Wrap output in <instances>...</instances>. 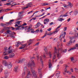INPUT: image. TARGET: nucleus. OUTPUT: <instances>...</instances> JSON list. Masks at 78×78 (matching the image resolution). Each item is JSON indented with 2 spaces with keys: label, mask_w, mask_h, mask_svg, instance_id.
<instances>
[{
  "label": "nucleus",
  "mask_w": 78,
  "mask_h": 78,
  "mask_svg": "<svg viewBox=\"0 0 78 78\" xmlns=\"http://www.w3.org/2000/svg\"><path fill=\"white\" fill-rule=\"evenodd\" d=\"M59 44L57 45V47L58 48V50H57L56 49V48L55 47V54H56V52H58L60 51H62V48H59Z\"/></svg>",
  "instance_id": "nucleus-6"
},
{
  "label": "nucleus",
  "mask_w": 78,
  "mask_h": 78,
  "mask_svg": "<svg viewBox=\"0 0 78 78\" xmlns=\"http://www.w3.org/2000/svg\"><path fill=\"white\" fill-rule=\"evenodd\" d=\"M44 24H47V23H48V22H44Z\"/></svg>",
  "instance_id": "nucleus-62"
},
{
  "label": "nucleus",
  "mask_w": 78,
  "mask_h": 78,
  "mask_svg": "<svg viewBox=\"0 0 78 78\" xmlns=\"http://www.w3.org/2000/svg\"><path fill=\"white\" fill-rule=\"evenodd\" d=\"M67 49H66L65 50H64L63 51L62 50V51H62V54L63 53H66V51H67Z\"/></svg>",
  "instance_id": "nucleus-25"
},
{
  "label": "nucleus",
  "mask_w": 78,
  "mask_h": 78,
  "mask_svg": "<svg viewBox=\"0 0 78 78\" xmlns=\"http://www.w3.org/2000/svg\"><path fill=\"white\" fill-rule=\"evenodd\" d=\"M27 27V26H25V27H21V28H22V29H26V27Z\"/></svg>",
  "instance_id": "nucleus-42"
},
{
  "label": "nucleus",
  "mask_w": 78,
  "mask_h": 78,
  "mask_svg": "<svg viewBox=\"0 0 78 78\" xmlns=\"http://www.w3.org/2000/svg\"><path fill=\"white\" fill-rule=\"evenodd\" d=\"M51 60H49V68H51V67L52 66V65H51Z\"/></svg>",
  "instance_id": "nucleus-17"
},
{
  "label": "nucleus",
  "mask_w": 78,
  "mask_h": 78,
  "mask_svg": "<svg viewBox=\"0 0 78 78\" xmlns=\"http://www.w3.org/2000/svg\"><path fill=\"white\" fill-rule=\"evenodd\" d=\"M20 21H17V22L16 23V24L18 23V25H19L20 24Z\"/></svg>",
  "instance_id": "nucleus-41"
},
{
  "label": "nucleus",
  "mask_w": 78,
  "mask_h": 78,
  "mask_svg": "<svg viewBox=\"0 0 78 78\" xmlns=\"http://www.w3.org/2000/svg\"><path fill=\"white\" fill-rule=\"evenodd\" d=\"M27 77L28 78H29V77H30V72H29V73H28L27 76Z\"/></svg>",
  "instance_id": "nucleus-30"
},
{
  "label": "nucleus",
  "mask_w": 78,
  "mask_h": 78,
  "mask_svg": "<svg viewBox=\"0 0 78 78\" xmlns=\"http://www.w3.org/2000/svg\"><path fill=\"white\" fill-rule=\"evenodd\" d=\"M10 48H11L10 47H9V48L7 47H5L4 52L3 53V54L4 56H6V55H8V54L12 53V51H9V49H10Z\"/></svg>",
  "instance_id": "nucleus-2"
},
{
  "label": "nucleus",
  "mask_w": 78,
  "mask_h": 78,
  "mask_svg": "<svg viewBox=\"0 0 78 78\" xmlns=\"http://www.w3.org/2000/svg\"><path fill=\"white\" fill-rule=\"evenodd\" d=\"M76 48H71V49L68 50V51H70V50H74V49H76Z\"/></svg>",
  "instance_id": "nucleus-35"
},
{
  "label": "nucleus",
  "mask_w": 78,
  "mask_h": 78,
  "mask_svg": "<svg viewBox=\"0 0 78 78\" xmlns=\"http://www.w3.org/2000/svg\"><path fill=\"white\" fill-rule=\"evenodd\" d=\"M22 19V17L21 16H20V17H19L17 19V20H20V19Z\"/></svg>",
  "instance_id": "nucleus-38"
},
{
  "label": "nucleus",
  "mask_w": 78,
  "mask_h": 78,
  "mask_svg": "<svg viewBox=\"0 0 78 78\" xmlns=\"http://www.w3.org/2000/svg\"><path fill=\"white\" fill-rule=\"evenodd\" d=\"M32 3H33L32 2H30L28 3V5H27V6L26 7H24L23 8V10H25V9H26L27 8H28V7H29V5H31V6H33V5H32Z\"/></svg>",
  "instance_id": "nucleus-9"
},
{
  "label": "nucleus",
  "mask_w": 78,
  "mask_h": 78,
  "mask_svg": "<svg viewBox=\"0 0 78 78\" xmlns=\"http://www.w3.org/2000/svg\"><path fill=\"white\" fill-rule=\"evenodd\" d=\"M64 34H65L62 38H64L65 37V36L66 35V32H64Z\"/></svg>",
  "instance_id": "nucleus-45"
},
{
  "label": "nucleus",
  "mask_w": 78,
  "mask_h": 78,
  "mask_svg": "<svg viewBox=\"0 0 78 78\" xmlns=\"http://www.w3.org/2000/svg\"><path fill=\"white\" fill-rule=\"evenodd\" d=\"M4 58L5 59H9V57L7 56H6L4 57Z\"/></svg>",
  "instance_id": "nucleus-37"
},
{
  "label": "nucleus",
  "mask_w": 78,
  "mask_h": 78,
  "mask_svg": "<svg viewBox=\"0 0 78 78\" xmlns=\"http://www.w3.org/2000/svg\"><path fill=\"white\" fill-rule=\"evenodd\" d=\"M76 47H78V44H75Z\"/></svg>",
  "instance_id": "nucleus-63"
},
{
  "label": "nucleus",
  "mask_w": 78,
  "mask_h": 78,
  "mask_svg": "<svg viewBox=\"0 0 78 78\" xmlns=\"http://www.w3.org/2000/svg\"><path fill=\"white\" fill-rule=\"evenodd\" d=\"M28 67H30V69L31 72L33 75L34 76L35 78H37V75L36 74V73L34 71V70H33V67H35V64L34 62V61H32V62L31 63H29L28 64Z\"/></svg>",
  "instance_id": "nucleus-1"
},
{
  "label": "nucleus",
  "mask_w": 78,
  "mask_h": 78,
  "mask_svg": "<svg viewBox=\"0 0 78 78\" xmlns=\"http://www.w3.org/2000/svg\"><path fill=\"white\" fill-rule=\"evenodd\" d=\"M7 32L6 34H9V36L10 37H11V38H12V39H14V37H15L13 36V34H11V31L8 30L6 31V32Z\"/></svg>",
  "instance_id": "nucleus-7"
},
{
  "label": "nucleus",
  "mask_w": 78,
  "mask_h": 78,
  "mask_svg": "<svg viewBox=\"0 0 78 78\" xmlns=\"http://www.w3.org/2000/svg\"><path fill=\"white\" fill-rule=\"evenodd\" d=\"M49 55L50 58H51V52H49Z\"/></svg>",
  "instance_id": "nucleus-36"
},
{
  "label": "nucleus",
  "mask_w": 78,
  "mask_h": 78,
  "mask_svg": "<svg viewBox=\"0 0 78 78\" xmlns=\"http://www.w3.org/2000/svg\"><path fill=\"white\" fill-rule=\"evenodd\" d=\"M71 77L72 78H76V77H75V76H72Z\"/></svg>",
  "instance_id": "nucleus-64"
},
{
  "label": "nucleus",
  "mask_w": 78,
  "mask_h": 78,
  "mask_svg": "<svg viewBox=\"0 0 78 78\" xmlns=\"http://www.w3.org/2000/svg\"><path fill=\"white\" fill-rule=\"evenodd\" d=\"M41 69H38V73L39 74H41Z\"/></svg>",
  "instance_id": "nucleus-39"
},
{
  "label": "nucleus",
  "mask_w": 78,
  "mask_h": 78,
  "mask_svg": "<svg viewBox=\"0 0 78 78\" xmlns=\"http://www.w3.org/2000/svg\"><path fill=\"white\" fill-rule=\"evenodd\" d=\"M49 21H50V20H49V19H44V22H48Z\"/></svg>",
  "instance_id": "nucleus-24"
},
{
  "label": "nucleus",
  "mask_w": 78,
  "mask_h": 78,
  "mask_svg": "<svg viewBox=\"0 0 78 78\" xmlns=\"http://www.w3.org/2000/svg\"><path fill=\"white\" fill-rule=\"evenodd\" d=\"M25 61V58L21 60H19L18 62V63H20V64H21V63H22V62H23V61Z\"/></svg>",
  "instance_id": "nucleus-18"
},
{
  "label": "nucleus",
  "mask_w": 78,
  "mask_h": 78,
  "mask_svg": "<svg viewBox=\"0 0 78 78\" xmlns=\"http://www.w3.org/2000/svg\"><path fill=\"white\" fill-rule=\"evenodd\" d=\"M12 2H13V1H11V2H10L9 3H7L6 4H5V5H13V3H12V4H11V3Z\"/></svg>",
  "instance_id": "nucleus-16"
},
{
  "label": "nucleus",
  "mask_w": 78,
  "mask_h": 78,
  "mask_svg": "<svg viewBox=\"0 0 78 78\" xmlns=\"http://www.w3.org/2000/svg\"><path fill=\"white\" fill-rule=\"evenodd\" d=\"M26 25H27V23H24L22 25V26H25Z\"/></svg>",
  "instance_id": "nucleus-46"
},
{
  "label": "nucleus",
  "mask_w": 78,
  "mask_h": 78,
  "mask_svg": "<svg viewBox=\"0 0 78 78\" xmlns=\"http://www.w3.org/2000/svg\"><path fill=\"white\" fill-rule=\"evenodd\" d=\"M62 16L63 17H67V16H68V15H62Z\"/></svg>",
  "instance_id": "nucleus-54"
},
{
  "label": "nucleus",
  "mask_w": 78,
  "mask_h": 78,
  "mask_svg": "<svg viewBox=\"0 0 78 78\" xmlns=\"http://www.w3.org/2000/svg\"><path fill=\"white\" fill-rule=\"evenodd\" d=\"M5 1H6V0H0V6H2V3H1V2H5Z\"/></svg>",
  "instance_id": "nucleus-21"
},
{
  "label": "nucleus",
  "mask_w": 78,
  "mask_h": 78,
  "mask_svg": "<svg viewBox=\"0 0 78 78\" xmlns=\"http://www.w3.org/2000/svg\"><path fill=\"white\" fill-rule=\"evenodd\" d=\"M31 28V27H29L28 26H27V27H26V29H25V30L26 31V32L27 33L28 32H30V30H33V29H30Z\"/></svg>",
  "instance_id": "nucleus-8"
},
{
  "label": "nucleus",
  "mask_w": 78,
  "mask_h": 78,
  "mask_svg": "<svg viewBox=\"0 0 78 78\" xmlns=\"http://www.w3.org/2000/svg\"><path fill=\"white\" fill-rule=\"evenodd\" d=\"M51 28H49V29H48L47 30L48 31H51Z\"/></svg>",
  "instance_id": "nucleus-47"
},
{
  "label": "nucleus",
  "mask_w": 78,
  "mask_h": 78,
  "mask_svg": "<svg viewBox=\"0 0 78 78\" xmlns=\"http://www.w3.org/2000/svg\"><path fill=\"white\" fill-rule=\"evenodd\" d=\"M69 39H70V41L66 44L67 46H70L72 45V44L73 43V41H72L74 39V38L73 37H69Z\"/></svg>",
  "instance_id": "nucleus-4"
},
{
  "label": "nucleus",
  "mask_w": 78,
  "mask_h": 78,
  "mask_svg": "<svg viewBox=\"0 0 78 78\" xmlns=\"http://www.w3.org/2000/svg\"><path fill=\"white\" fill-rule=\"evenodd\" d=\"M27 44H23L19 48V49H23V48H25V47L27 46Z\"/></svg>",
  "instance_id": "nucleus-10"
},
{
  "label": "nucleus",
  "mask_w": 78,
  "mask_h": 78,
  "mask_svg": "<svg viewBox=\"0 0 78 78\" xmlns=\"http://www.w3.org/2000/svg\"><path fill=\"white\" fill-rule=\"evenodd\" d=\"M7 73H8V71L7 70H5V74H7Z\"/></svg>",
  "instance_id": "nucleus-56"
},
{
  "label": "nucleus",
  "mask_w": 78,
  "mask_h": 78,
  "mask_svg": "<svg viewBox=\"0 0 78 78\" xmlns=\"http://www.w3.org/2000/svg\"><path fill=\"white\" fill-rule=\"evenodd\" d=\"M56 55H54V57H53V58L52 59V61H54V60H55V59H56Z\"/></svg>",
  "instance_id": "nucleus-33"
},
{
  "label": "nucleus",
  "mask_w": 78,
  "mask_h": 78,
  "mask_svg": "<svg viewBox=\"0 0 78 78\" xmlns=\"http://www.w3.org/2000/svg\"><path fill=\"white\" fill-rule=\"evenodd\" d=\"M13 21H14V20H10L9 22L8 23H6L7 24V25H11V23L13 22Z\"/></svg>",
  "instance_id": "nucleus-11"
},
{
  "label": "nucleus",
  "mask_w": 78,
  "mask_h": 78,
  "mask_svg": "<svg viewBox=\"0 0 78 78\" xmlns=\"http://www.w3.org/2000/svg\"><path fill=\"white\" fill-rule=\"evenodd\" d=\"M47 34V31H46V33L44 34V35L43 36L41 37V38H44L46 36Z\"/></svg>",
  "instance_id": "nucleus-23"
},
{
  "label": "nucleus",
  "mask_w": 78,
  "mask_h": 78,
  "mask_svg": "<svg viewBox=\"0 0 78 78\" xmlns=\"http://www.w3.org/2000/svg\"><path fill=\"white\" fill-rule=\"evenodd\" d=\"M61 25H59L56 29V30L54 32H52V33L51 32H50L48 34H47V35H51H51H52V34H54V33L55 34V33H57L58 32V28H60V27H61Z\"/></svg>",
  "instance_id": "nucleus-5"
},
{
  "label": "nucleus",
  "mask_w": 78,
  "mask_h": 78,
  "mask_svg": "<svg viewBox=\"0 0 78 78\" xmlns=\"http://www.w3.org/2000/svg\"><path fill=\"white\" fill-rule=\"evenodd\" d=\"M44 50L46 53V54H47V55H48V53H47V48H45Z\"/></svg>",
  "instance_id": "nucleus-26"
},
{
  "label": "nucleus",
  "mask_w": 78,
  "mask_h": 78,
  "mask_svg": "<svg viewBox=\"0 0 78 78\" xmlns=\"http://www.w3.org/2000/svg\"><path fill=\"white\" fill-rule=\"evenodd\" d=\"M35 32V31H34V30H31V33H34Z\"/></svg>",
  "instance_id": "nucleus-58"
},
{
  "label": "nucleus",
  "mask_w": 78,
  "mask_h": 78,
  "mask_svg": "<svg viewBox=\"0 0 78 78\" xmlns=\"http://www.w3.org/2000/svg\"><path fill=\"white\" fill-rule=\"evenodd\" d=\"M2 70H3V69L1 68L0 69V72H2Z\"/></svg>",
  "instance_id": "nucleus-60"
},
{
  "label": "nucleus",
  "mask_w": 78,
  "mask_h": 78,
  "mask_svg": "<svg viewBox=\"0 0 78 78\" xmlns=\"http://www.w3.org/2000/svg\"><path fill=\"white\" fill-rule=\"evenodd\" d=\"M40 62H41L42 64H44V63H43V61H42V58H41V57H40Z\"/></svg>",
  "instance_id": "nucleus-34"
},
{
  "label": "nucleus",
  "mask_w": 78,
  "mask_h": 78,
  "mask_svg": "<svg viewBox=\"0 0 78 78\" xmlns=\"http://www.w3.org/2000/svg\"><path fill=\"white\" fill-rule=\"evenodd\" d=\"M20 44H21V42H20L19 41L16 42V46L18 47Z\"/></svg>",
  "instance_id": "nucleus-15"
},
{
  "label": "nucleus",
  "mask_w": 78,
  "mask_h": 78,
  "mask_svg": "<svg viewBox=\"0 0 78 78\" xmlns=\"http://www.w3.org/2000/svg\"><path fill=\"white\" fill-rule=\"evenodd\" d=\"M55 54H56V55H57V58H58L59 59V51L56 52L55 54H55H54V55H55Z\"/></svg>",
  "instance_id": "nucleus-14"
},
{
  "label": "nucleus",
  "mask_w": 78,
  "mask_h": 78,
  "mask_svg": "<svg viewBox=\"0 0 78 78\" xmlns=\"http://www.w3.org/2000/svg\"><path fill=\"white\" fill-rule=\"evenodd\" d=\"M64 20V19L62 18H60L58 19V20L60 22H62V20Z\"/></svg>",
  "instance_id": "nucleus-29"
},
{
  "label": "nucleus",
  "mask_w": 78,
  "mask_h": 78,
  "mask_svg": "<svg viewBox=\"0 0 78 78\" xmlns=\"http://www.w3.org/2000/svg\"><path fill=\"white\" fill-rule=\"evenodd\" d=\"M67 73H68V74H69V75H71V72H70L69 71H67Z\"/></svg>",
  "instance_id": "nucleus-44"
},
{
  "label": "nucleus",
  "mask_w": 78,
  "mask_h": 78,
  "mask_svg": "<svg viewBox=\"0 0 78 78\" xmlns=\"http://www.w3.org/2000/svg\"><path fill=\"white\" fill-rule=\"evenodd\" d=\"M2 64L5 66H7L8 69H11L12 66L11 63L9 62V63H8V62L5 60H4L3 61Z\"/></svg>",
  "instance_id": "nucleus-3"
},
{
  "label": "nucleus",
  "mask_w": 78,
  "mask_h": 78,
  "mask_svg": "<svg viewBox=\"0 0 78 78\" xmlns=\"http://www.w3.org/2000/svg\"><path fill=\"white\" fill-rule=\"evenodd\" d=\"M39 74L40 75L39 76L40 78H41V77H42V73H40V74Z\"/></svg>",
  "instance_id": "nucleus-49"
},
{
  "label": "nucleus",
  "mask_w": 78,
  "mask_h": 78,
  "mask_svg": "<svg viewBox=\"0 0 78 78\" xmlns=\"http://www.w3.org/2000/svg\"><path fill=\"white\" fill-rule=\"evenodd\" d=\"M17 70H18V66H15L14 68V71H15V72H17Z\"/></svg>",
  "instance_id": "nucleus-20"
},
{
  "label": "nucleus",
  "mask_w": 78,
  "mask_h": 78,
  "mask_svg": "<svg viewBox=\"0 0 78 78\" xmlns=\"http://www.w3.org/2000/svg\"><path fill=\"white\" fill-rule=\"evenodd\" d=\"M63 6H64V7L65 9H67L69 8V6L68 5H67L66 4H64L63 5Z\"/></svg>",
  "instance_id": "nucleus-19"
},
{
  "label": "nucleus",
  "mask_w": 78,
  "mask_h": 78,
  "mask_svg": "<svg viewBox=\"0 0 78 78\" xmlns=\"http://www.w3.org/2000/svg\"><path fill=\"white\" fill-rule=\"evenodd\" d=\"M19 29H20V28H19V27H17L15 28V30H20Z\"/></svg>",
  "instance_id": "nucleus-50"
},
{
  "label": "nucleus",
  "mask_w": 78,
  "mask_h": 78,
  "mask_svg": "<svg viewBox=\"0 0 78 78\" xmlns=\"http://www.w3.org/2000/svg\"><path fill=\"white\" fill-rule=\"evenodd\" d=\"M12 9H6L5 10H4V11H10V10H12Z\"/></svg>",
  "instance_id": "nucleus-31"
},
{
  "label": "nucleus",
  "mask_w": 78,
  "mask_h": 78,
  "mask_svg": "<svg viewBox=\"0 0 78 78\" xmlns=\"http://www.w3.org/2000/svg\"><path fill=\"white\" fill-rule=\"evenodd\" d=\"M11 28H12V30H15V28H14V27H11Z\"/></svg>",
  "instance_id": "nucleus-51"
},
{
  "label": "nucleus",
  "mask_w": 78,
  "mask_h": 78,
  "mask_svg": "<svg viewBox=\"0 0 78 78\" xmlns=\"http://www.w3.org/2000/svg\"><path fill=\"white\" fill-rule=\"evenodd\" d=\"M41 23L39 22H38L36 25H35V28H38V27H39L40 25H41Z\"/></svg>",
  "instance_id": "nucleus-12"
},
{
  "label": "nucleus",
  "mask_w": 78,
  "mask_h": 78,
  "mask_svg": "<svg viewBox=\"0 0 78 78\" xmlns=\"http://www.w3.org/2000/svg\"><path fill=\"white\" fill-rule=\"evenodd\" d=\"M39 31V30H36L35 31V32H36V33H38Z\"/></svg>",
  "instance_id": "nucleus-57"
},
{
  "label": "nucleus",
  "mask_w": 78,
  "mask_h": 78,
  "mask_svg": "<svg viewBox=\"0 0 78 78\" xmlns=\"http://www.w3.org/2000/svg\"><path fill=\"white\" fill-rule=\"evenodd\" d=\"M27 70V67H25L24 69V71H25V70Z\"/></svg>",
  "instance_id": "nucleus-53"
},
{
  "label": "nucleus",
  "mask_w": 78,
  "mask_h": 78,
  "mask_svg": "<svg viewBox=\"0 0 78 78\" xmlns=\"http://www.w3.org/2000/svg\"><path fill=\"white\" fill-rule=\"evenodd\" d=\"M14 53H12L11 54H10L9 56L10 57H13V56H14Z\"/></svg>",
  "instance_id": "nucleus-22"
},
{
  "label": "nucleus",
  "mask_w": 78,
  "mask_h": 78,
  "mask_svg": "<svg viewBox=\"0 0 78 78\" xmlns=\"http://www.w3.org/2000/svg\"><path fill=\"white\" fill-rule=\"evenodd\" d=\"M68 6L70 7V8H72L73 6V5L70 2H68Z\"/></svg>",
  "instance_id": "nucleus-13"
},
{
  "label": "nucleus",
  "mask_w": 78,
  "mask_h": 78,
  "mask_svg": "<svg viewBox=\"0 0 78 78\" xmlns=\"http://www.w3.org/2000/svg\"><path fill=\"white\" fill-rule=\"evenodd\" d=\"M33 10L31 11L30 12H28L27 13V14H30V13L32 12H33Z\"/></svg>",
  "instance_id": "nucleus-59"
},
{
  "label": "nucleus",
  "mask_w": 78,
  "mask_h": 78,
  "mask_svg": "<svg viewBox=\"0 0 78 78\" xmlns=\"http://www.w3.org/2000/svg\"><path fill=\"white\" fill-rule=\"evenodd\" d=\"M43 5H44V6H46L47 5H48V4H46L45 3H44Z\"/></svg>",
  "instance_id": "nucleus-55"
},
{
  "label": "nucleus",
  "mask_w": 78,
  "mask_h": 78,
  "mask_svg": "<svg viewBox=\"0 0 78 78\" xmlns=\"http://www.w3.org/2000/svg\"><path fill=\"white\" fill-rule=\"evenodd\" d=\"M58 73H57L55 74V76H59V75H60V71H58Z\"/></svg>",
  "instance_id": "nucleus-27"
},
{
  "label": "nucleus",
  "mask_w": 78,
  "mask_h": 78,
  "mask_svg": "<svg viewBox=\"0 0 78 78\" xmlns=\"http://www.w3.org/2000/svg\"><path fill=\"white\" fill-rule=\"evenodd\" d=\"M74 60V58L72 57L71 58V61H73Z\"/></svg>",
  "instance_id": "nucleus-48"
},
{
  "label": "nucleus",
  "mask_w": 78,
  "mask_h": 78,
  "mask_svg": "<svg viewBox=\"0 0 78 78\" xmlns=\"http://www.w3.org/2000/svg\"><path fill=\"white\" fill-rule=\"evenodd\" d=\"M5 11V10L2 9L0 10V12H3Z\"/></svg>",
  "instance_id": "nucleus-40"
},
{
  "label": "nucleus",
  "mask_w": 78,
  "mask_h": 78,
  "mask_svg": "<svg viewBox=\"0 0 78 78\" xmlns=\"http://www.w3.org/2000/svg\"><path fill=\"white\" fill-rule=\"evenodd\" d=\"M67 27H64V29L63 30L64 31H66L67 30Z\"/></svg>",
  "instance_id": "nucleus-43"
},
{
  "label": "nucleus",
  "mask_w": 78,
  "mask_h": 78,
  "mask_svg": "<svg viewBox=\"0 0 78 78\" xmlns=\"http://www.w3.org/2000/svg\"><path fill=\"white\" fill-rule=\"evenodd\" d=\"M57 78H62V76H58Z\"/></svg>",
  "instance_id": "nucleus-61"
},
{
  "label": "nucleus",
  "mask_w": 78,
  "mask_h": 78,
  "mask_svg": "<svg viewBox=\"0 0 78 78\" xmlns=\"http://www.w3.org/2000/svg\"><path fill=\"white\" fill-rule=\"evenodd\" d=\"M78 13V11H76L75 12H74V14L75 15L77 14Z\"/></svg>",
  "instance_id": "nucleus-32"
},
{
  "label": "nucleus",
  "mask_w": 78,
  "mask_h": 78,
  "mask_svg": "<svg viewBox=\"0 0 78 78\" xmlns=\"http://www.w3.org/2000/svg\"><path fill=\"white\" fill-rule=\"evenodd\" d=\"M39 42H38L35 45H36V46H37V45H39Z\"/></svg>",
  "instance_id": "nucleus-52"
},
{
  "label": "nucleus",
  "mask_w": 78,
  "mask_h": 78,
  "mask_svg": "<svg viewBox=\"0 0 78 78\" xmlns=\"http://www.w3.org/2000/svg\"><path fill=\"white\" fill-rule=\"evenodd\" d=\"M25 75V73H23L21 75V76L22 78H24V76Z\"/></svg>",
  "instance_id": "nucleus-28"
}]
</instances>
